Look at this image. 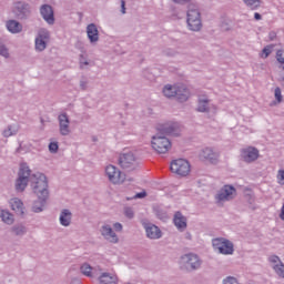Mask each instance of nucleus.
<instances>
[{
	"label": "nucleus",
	"instance_id": "51",
	"mask_svg": "<svg viewBox=\"0 0 284 284\" xmlns=\"http://www.w3.org/2000/svg\"><path fill=\"white\" fill-rule=\"evenodd\" d=\"M78 284H81V282H77Z\"/></svg>",
	"mask_w": 284,
	"mask_h": 284
},
{
	"label": "nucleus",
	"instance_id": "45",
	"mask_svg": "<svg viewBox=\"0 0 284 284\" xmlns=\"http://www.w3.org/2000/svg\"><path fill=\"white\" fill-rule=\"evenodd\" d=\"M145 196H146L145 192H141V193L135 194V199H145Z\"/></svg>",
	"mask_w": 284,
	"mask_h": 284
},
{
	"label": "nucleus",
	"instance_id": "46",
	"mask_svg": "<svg viewBox=\"0 0 284 284\" xmlns=\"http://www.w3.org/2000/svg\"><path fill=\"white\" fill-rule=\"evenodd\" d=\"M254 19H255V21H261V19H262L261 13L255 12V13H254Z\"/></svg>",
	"mask_w": 284,
	"mask_h": 284
},
{
	"label": "nucleus",
	"instance_id": "42",
	"mask_svg": "<svg viewBox=\"0 0 284 284\" xmlns=\"http://www.w3.org/2000/svg\"><path fill=\"white\" fill-rule=\"evenodd\" d=\"M80 65L81 68H83L84 65H89L88 60L83 55H81L80 58Z\"/></svg>",
	"mask_w": 284,
	"mask_h": 284
},
{
	"label": "nucleus",
	"instance_id": "11",
	"mask_svg": "<svg viewBox=\"0 0 284 284\" xmlns=\"http://www.w3.org/2000/svg\"><path fill=\"white\" fill-rule=\"evenodd\" d=\"M181 265H184L186 270H199L201 267V258L193 253L185 254L181 257Z\"/></svg>",
	"mask_w": 284,
	"mask_h": 284
},
{
	"label": "nucleus",
	"instance_id": "2",
	"mask_svg": "<svg viewBox=\"0 0 284 284\" xmlns=\"http://www.w3.org/2000/svg\"><path fill=\"white\" fill-rule=\"evenodd\" d=\"M163 94L168 99H172V97H175V99L180 101V103H185V101H187V99H190L191 97L190 89H187L185 84H166L163 89Z\"/></svg>",
	"mask_w": 284,
	"mask_h": 284
},
{
	"label": "nucleus",
	"instance_id": "50",
	"mask_svg": "<svg viewBox=\"0 0 284 284\" xmlns=\"http://www.w3.org/2000/svg\"><path fill=\"white\" fill-rule=\"evenodd\" d=\"M81 87H82L83 90L85 89V87H83V84H81Z\"/></svg>",
	"mask_w": 284,
	"mask_h": 284
},
{
	"label": "nucleus",
	"instance_id": "13",
	"mask_svg": "<svg viewBox=\"0 0 284 284\" xmlns=\"http://www.w3.org/2000/svg\"><path fill=\"white\" fill-rule=\"evenodd\" d=\"M136 163V156H134L133 152L122 153L119 159V164L124 170H128V168H132Z\"/></svg>",
	"mask_w": 284,
	"mask_h": 284
},
{
	"label": "nucleus",
	"instance_id": "26",
	"mask_svg": "<svg viewBox=\"0 0 284 284\" xmlns=\"http://www.w3.org/2000/svg\"><path fill=\"white\" fill-rule=\"evenodd\" d=\"M0 219L7 225H12V223H14V215H12V213H10L8 210H1L0 211Z\"/></svg>",
	"mask_w": 284,
	"mask_h": 284
},
{
	"label": "nucleus",
	"instance_id": "7",
	"mask_svg": "<svg viewBox=\"0 0 284 284\" xmlns=\"http://www.w3.org/2000/svg\"><path fill=\"white\" fill-rule=\"evenodd\" d=\"M30 181V168L28 164L23 163L20 165L18 180L16 182V190L18 192H23L28 187V182Z\"/></svg>",
	"mask_w": 284,
	"mask_h": 284
},
{
	"label": "nucleus",
	"instance_id": "3",
	"mask_svg": "<svg viewBox=\"0 0 284 284\" xmlns=\"http://www.w3.org/2000/svg\"><path fill=\"white\" fill-rule=\"evenodd\" d=\"M104 176L112 185H123L128 181V175L112 164H108L104 168Z\"/></svg>",
	"mask_w": 284,
	"mask_h": 284
},
{
	"label": "nucleus",
	"instance_id": "4",
	"mask_svg": "<svg viewBox=\"0 0 284 284\" xmlns=\"http://www.w3.org/2000/svg\"><path fill=\"white\" fill-rule=\"evenodd\" d=\"M151 148L158 154H168L172 150V142L164 135H153L151 139Z\"/></svg>",
	"mask_w": 284,
	"mask_h": 284
},
{
	"label": "nucleus",
	"instance_id": "23",
	"mask_svg": "<svg viewBox=\"0 0 284 284\" xmlns=\"http://www.w3.org/2000/svg\"><path fill=\"white\" fill-rule=\"evenodd\" d=\"M173 221L175 227H178V230H180L181 232H183V230L187 227V220L185 219V216H183V214H181V212L175 213Z\"/></svg>",
	"mask_w": 284,
	"mask_h": 284
},
{
	"label": "nucleus",
	"instance_id": "10",
	"mask_svg": "<svg viewBox=\"0 0 284 284\" xmlns=\"http://www.w3.org/2000/svg\"><path fill=\"white\" fill-rule=\"evenodd\" d=\"M48 43H50V32L48 31V29H40L36 37L37 52H43V50L48 48Z\"/></svg>",
	"mask_w": 284,
	"mask_h": 284
},
{
	"label": "nucleus",
	"instance_id": "29",
	"mask_svg": "<svg viewBox=\"0 0 284 284\" xmlns=\"http://www.w3.org/2000/svg\"><path fill=\"white\" fill-rule=\"evenodd\" d=\"M12 232L17 235V236H21L22 234H26V226L23 225H17L12 227Z\"/></svg>",
	"mask_w": 284,
	"mask_h": 284
},
{
	"label": "nucleus",
	"instance_id": "1",
	"mask_svg": "<svg viewBox=\"0 0 284 284\" xmlns=\"http://www.w3.org/2000/svg\"><path fill=\"white\" fill-rule=\"evenodd\" d=\"M30 181L31 187L39 199V202L33 204V212H43L45 201H48V196H50V191L48 190V178L43 173H34L31 175Z\"/></svg>",
	"mask_w": 284,
	"mask_h": 284
},
{
	"label": "nucleus",
	"instance_id": "38",
	"mask_svg": "<svg viewBox=\"0 0 284 284\" xmlns=\"http://www.w3.org/2000/svg\"><path fill=\"white\" fill-rule=\"evenodd\" d=\"M275 99L277 103H281L283 101V94L281 93V88H275Z\"/></svg>",
	"mask_w": 284,
	"mask_h": 284
},
{
	"label": "nucleus",
	"instance_id": "24",
	"mask_svg": "<svg viewBox=\"0 0 284 284\" xmlns=\"http://www.w3.org/2000/svg\"><path fill=\"white\" fill-rule=\"evenodd\" d=\"M10 207L13 212H16V214H23V202H21V200H19L18 197L11 199L10 200Z\"/></svg>",
	"mask_w": 284,
	"mask_h": 284
},
{
	"label": "nucleus",
	"instance_id": "35",
	"mask_svg": "<svg viewBox=\"0 0 284 284\" xmlns=\"http://www.w3.org/2000/svg\"><path fill=\"white\" fill-rule=\"evenodd\" d=\"M256 159H258V151L256 150V148H251L250 161H256Z\"/></svg>",
	"mask_w": 284,
	"mask_h": 284
},
{
	"label": "nucleus",
	"instance_id": "52",
	"mask_svg": "<svg viewBox=\"0 0 284 284\" xmlns=\"http://www.w3.org/2000/svg\"><path fill=\"white\" fill-rule=\"evenodd\" d=\"M283 70H284V67H283Z\"/></svg>",
	"mask_w": 284,
	"mask_h": 284
},
{
	"label": "nucleus",
	"instance_id": "21",
	"mask_svg": "<svg viewBox=\"0 0 284 284\" xmlns=\"http://www.w3.org/2000/svg\"><path fill=\"white\" fill-rule=\"evenodd\" d=\"M60 225L63 227H70V224L72 223V211L64 209L60 212Z\"/></svg>",
	"mask_w": 284,
	"mask_h": 284
},
{
	"label": "nucleus",
	"instance_id": "22",
	"mask_svg": "<svg viewBox=\"0 0 284 284\" xmlns=\"http://www.w3.org/2000/svg\"><path fill=\"white\" fill-rule=\"evenodd\" d=\"M87 33L91 43H97V41H99V29L97 28V24H89L87 27Z\"/></svg>",
	"mask_w": 284,
	"mask_h": 284
},
{
	"label": "nucleus",
	"instance_id": "49",
	"mask_svg": "<svg viewBox=\"0 0 284 284\" xmlns=\"http://www.w3.org/2000/svg\"><path fill=\"white\" fill-rule=\"evenodd\" d=\"M246 6H250V0H243Z\"/></svg>",
	"mask_w": 284,
	"mask_h": 284
},
{
	"label": "nucleus",
	"instance_id": "47",
	"mask_svg": "<svg viewBox=\"0 0 284 284\" xmlns=\"http://www.w3.org/2000/svg\"><path fill=\"white\" fill-rule=\"evenodd\" d=\"M122 14H125V1H121Z\"/></svg>",
	"mask_w": 284,
	"mask_h": 284
},
{
	"label": "nucleus",
	"instance_id": "30",
	"mask_svg": "<svg viewBox=\"0 0 284 284\" xmlns=\"http://www.w3.org/2000/svg\"><path fill=\"white\" fill-rule=\"evenodd\" d=\"M274 271L275 273L281 276L282 278H284V265L283 263H280L277 265L274 266Z\"/></svg>",
	"mask_w": 284,
	"mask_h": 284
},
{
	"label": "nucleus",
	"instance_id": "36",
	"mask_svg": "<svg viewBox=\"0 0 284 284\" xmlns=\"http://www.w3.org/2000/svg\"><path fill=\"white\" fill-rule=\"evenodd\" d=\"M268 54H272V47H265L262 50L261 57L262 59H267Z\"/></svg>",
	"mask_w": 284,
	"mask_h": 284
},
{
	"label": "nucleus",
	"instance_id": "48",
	"mask_svg": "<svg viewBox=\"0 0 284 284\" xmlns=\"http://www.w3.org/2000/svg\"><path fill=\"white\" fill-rule=\"evenodd\" d=\"M174 3H187L190 0H173Z\"/></svg>",
	"mask_w": 284,
	"mask_h": 284
},
{
	"label": "nucleus",
	"instance_id": "39",
	"mask_svg": "<svg viewBox=\"0 0 284 284\" xmlns=\"http://www.w3.org/2000/svg\"><path fill=\"white\" fill-rule=\"evenodd\" d=\"M277 183L280 185H284V170H280L277 172Z\"/></svg>",
	"mask_w": 284,
	"mask_h": 284
},
{
	"label": "nucleus",
	"instance_id": "32",
	"mask_svg": "<svg viewBox=\"0 0 284 284\" xmlns=\"http://www.w3.org/2000/svg\"><path fill=\"white\" fill-rule=\"evenodd\" d=\"M49 152H51V154H57V152H59V142H50Z\"/></svg>",
	"mask_w": 284,
	"mask_h": 284
},
{
	"label": "nucleus",
	"instance_id": "18",
	"mask_svg": "<svg viewBox=\"0 0 284 284\" xmlns=\"http://www.w3.org/2000/svg\"><path fill=\"white\" fill-rule=\"evenodd\" d=\"M162 132L164 134H170L171 136L179 135V132H181V125L178 122H168L164 124Z\"/></svg>",
	"mask_w": 284,
	"mask_h": 284
},
{
	"label": "nucleus",
	"instance_id": "9",
	"mask_svg": "<svg viewBox=\"0 0 284 284\" xmlns=\"http://www.w3.org/2000/svg\"><path fill=\"white\" fill-rule=\"evenodd\" d=\"M236 196V189L232 185H224L215 195L216 203H225V201H232Z\"/></svg>",
	"mask_w": 284,
	"mask_h": 284
},
{
	"label": "nucleus",
	"instance_id": "31",
	"mask_svg": "<svg viewBox=\"0 0 284 284\" xmlns=\"http://www.w3.org/2000/svg\"><path fill=\"white\" fill-rule=\"evenodd\" d=\"M0 57H4V59H8L10 57V52L8 51V48L3 43L0 42Z\"/></svg>",
	"mask_w": 284,
	"mask_h": 284
},
{
	"label": "nucleus",
	"instance_id": "5",
	"mask_svg": "<svg viewBox=\"0 0 284 284\" xmlns=\"http://www.w3.org/2000/svg\"><path fill=\"white\" fill-rule=\"evenodd\" d=\"M187 26H189L190 30H193V32H199V30H201V27H202L201 12L194 6H190V8H189Z\"/></svg>",
	"mask_w": 284,
	"mask_h": 284
},
{
	"label": "nucleus",
	"instance_id": "6",
	"mask_svg": "<svg viewBox=\"0 0 284 284\" xmlns=\"http://www.w3.org/2000/svg\"><path fill=\"white\" fill-rule=\"evenodd\" d=\"M192 170L190 162L185 159H178L171 162V172L179 176H187Z\"/></svg>",
	"mask_w": 284,
	"mask_h": 284
},
{
	"label": "nucleus",
	"instance_id": "43",
	"mask_svg": "<svg viewBox=\"0 0 284 284\" xmlns=\"http://www.w3.org/2000/svg\"><path fill=\"white\" fill-rule=\"evenodd\" d=\"M113 227H114L115 232H121V230H123V225H121V223L113 224Z\"/></svg>",
	"mask_w": 284,
	"mask_h": 284
},
{
	"label": "nucleus",
	"instance_id": "33",
	"mask_svg": "<svg viewBox=\"0 0 284 284\" xmlns=\"http://www.w3.org/2000/svg\"><path fill=\"white\" fill-rule=\"evenodd\" d=\"M276 61L281 64L284 65V50L280 49L276 52Z\"/></svg>",
	"mask_w": 284,
	"mask_h": 284
},
{
	"label": "nucleus",
	"instance_id": "37",
	"mask_svg": "<svg viewBox=\"0 0 284 284\" xmlns=\"http://www.w3.org/2000/svg\"><path fill=\"white\" fill-rule=\"evenodd\" d=\"M250 8L251 10H256L261 8V0H250Z\"/></svg>",
	"mask_w": 284,
	"mask_h": 284
},
{
	"label": "nucleus",
	"instance_id": "34",
	"mask_svg": "<svg viewBox=\"0 0 284 284\" xmlns=\"http://www.w3.org/2000/svg\"><path fill=\"white\" fill-rule=\"evenodd\" d=\"M241 159H243L246 163H250V149L242 150Z\"/></svg>",
	"mask_w": 284,
	"mask_h": 284
},
{
	"label": "nucleus",
	"instance_id": "16",
	"mask_svg": "<svg viewBox=\"0 0 284 284\" xmlns=\"http://www.w3.org/2000/svg\"><path fill=\"white\" fill-rule=\"evenodd\" d=\"M58 119L60 125V134H62V136H68V134H70V118H68V114L61 113Z\"/></svg>",
	"mask_w": 284,
	"mask_h": 284
},
{
	"label": "nucleus",
	"instance_id": "20",
	"mask_svg": "<svg viewBox=\"0 0 284 284\" xmlns=\"http://www.w3.org/2000/svg\"><path fill=\"white\" fill-rule=\"evenodd\" d=\"M144 227H145L148 239H153V240L161 239L162 233L159 226L154 224H146Z\"/></svg>",
	"mask_w": 284,
	"mask_h": 284
},
{
	"label": "nucleus",
	"instance_id": "17",
	"mask_svg": "<svg viewBox=\"0 0 284 284\" xmlns=\"http://www.w3.org/2000/svg\"><path fill=\"white\" fill-rule=\"evenodd\" d=\"M119 277L116 276V273L111 272H104L99 276V284H118Z\"/></svg>",
	"mask_w": 284,
	"mask_h": 284
},
{
	"label": "nucleus",
	"instance_id": "44",
	"mask_svg": "<svg viewBox=\"0 0 284 284\" xmlns=\"http://www.w3.org/2000/svg\"><path fill=\"white\" fill-rule=\"evenodd\" d=\"M278 261H280V258L276 255H273V256L270 257L271 263H278Z\"/></svg>",
	"mask_w": 284,
	"mask_h": 284
},
{
	"label": "nucleus",
	"instance_id": "8",
	"mask_svg": "<svg viewBox=\"0 0 284 284\" xmlns=\"http://www.w3.org/2000/svg\"><path fill=\"white\" fill-rule=\"evenodd\" d=\"M213 247L220 254H234V244L230 240L220 237L213 240Z\"/></svg>",
	"mask_w": 284,
	"mask_h": 284
},
{
	"label": "nucleus",
	"instance_id": "15",
	"mask_svg": "<svg viewBox=\"0 0 284 284\" xmlns=\"http://www.w3.org/2000/svg\"><path fill=\"white\" fill-rule=\"evenodd\" d=\"M100 232L105 241H109V243H119V236L116 235V233H114L112 226L104 224L102 225Z\"/></svg>",
	"mask_w": 284,
	"mask_h": 284
},
{
	"label": "nucleus",
	"instance_id": "28",
	"mask_svg": "<svg viewBox=\"0 0 284 284\" xmlns=\"http://www.w3.org/2000/svg\"><path fill=\"white\" fill-rule=\"evenodd\" d=\"M17 132H18L17 128L9 125L7 129L3 130L2 136H6L8 139L9 136H14Z\"/></svg>",
	"mask_w": 284,
	"mask_h": 284
},
{
	"label": "nucleus",
	"instance_id": "14",
	"mask_svg": "<svg viewBox=\"0 0 284 284\" xmlns=\"http://www.w3.org/2000/svg\"><path fill=\"white\" fill-rule=\"evenodd\" d=\"M200 158L203 161H207V163H212L213 165H215V163H219V153L214 152V150L210 148L203 149L200 153Z\"/></svg>",
	"mask_w": 284,
	"mask_h": 284
},
{
	"label": "nucleus",
	"instance_id": "40",
	"mask_svg": "<svg viewBox=\"0 0 284 284\" xmlns=\"http://www.w3.org/2000/svg\"><path fill=\"white\" fill-rule=\"evenodd\" d=\"M222 284H239V280L236 277H226Z\"/></svg>",
	"mask_w": 284,
	"mask_h": 284
},
{
	"label": "nucleus",
	"instance_id": "41",
	"mask_svg": "<svg viewBox=\"0 0 284 284\" xmlns=\"http://www.w3.org/2000/svg\"><path fill=\"white\" fill-rule=\"evenodd\" d=\"M124 214L128 219H132V216H134V211H132V209H125Z\"/></svg>",
	"mask_w": 284,
	"mask_h": 284
},
{
	"label": "nucleus",
	"instance_id": "25",
	"mask_svg": "<svg viewBox=\"0 0 284 284\" xmlns=\"http://www.w3.org/2000/svg\"><path fill=\"white\" fill-rule=\"evenodd\" d=\"M7 29L12 34H19V32H21V30H23V26H21V23H19L17 20H9L7 22Z\"/></svg>",
	"mask_w": 284,
	"mask_h": 284
},
{
	"label": "nucleus",
	"instance_id": "12",
	"mask_svg": "<svg viewBox=\"0 0 284 284\" xmlns=\"http://www.w3.org/2000/svg\"><path fill=\"white\" fill-rule=\"evenodd\" d=\"M196 110L197 112H212L216 114V105L212 104L205 95L199 98Z\"/></svg>",
	"mask_w": 284,
	"mask_h": 284
},
{
	"label": "nucleus",
	"instance_id": "27",
	"mask_svg": "<svg viewBox=\"0 0 284 284\" xmlns=\"http://www.w3.org/2000/svg\"><path fill=\"white\" fill-rule=\"evenodd\" d=\"M92 266H90V264L84 263L81 265L80 271L84 276H89L92 277Z\"/></svg>",
	"mask_w": 284,
	"mask_h": 284
},
{
	"label": "nucleus",
	"instance_id": "19",
	"mask_svg": "<svg viewBox=\"0 0 284 284\" xmlns=\"http://www.w3.org/2000/svg\"><path fill=\"white\" fill-rule=\"evenodd\" d=\"M40 12L47 23L50 26L54 23V11L52 10V7L44 4L41 7Z\"/></svg>",
	"mask_w": 284,
	"mask_h": 284
}]
</instances>
